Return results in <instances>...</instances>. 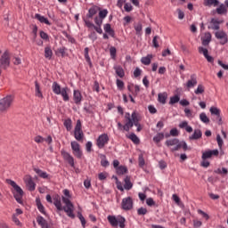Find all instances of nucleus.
Listing matches in <instances>:
<instances>
[{
	"instance_id": "69168bd1",
	"label": "nucleus",
	"mask_w": 228,
	"mask_h": 228,
	"mask_svg": "<svg viewBox=\"0 0 228 228\" xmlns=\"http://www.w3.org/2000/svg\"><path fill=\"white\" fill-rule=\"evenodd\" d=\"M124 9L126 12H133V5H131V4H129V3H126Z\"/></svg>"
},
{
	"instance_id": "3c124183",
	"label": "nucleus",
	"mask_w": 228,
	"mask_h": 228,
	"mask_svg": "<svg viewBox=\"0 0 228 228\" xmlns=\"http://www.w3.org/2000/svg\"><path fill=\"white\" fill-rule=\"evenodd\" d=\"M216 142H217V145H218L219 149L222 151V147H224V140L222 139L220 134L216 135Z\"/></svg>"
},
{
	"instance_id": "6ab92c4d",
	"label": "nucleus",
	"mask_w": 228,
	"mask_h": 228,
	"mask_svg": "<svg viewBox=\"0 0 228 228\" xmlns=\"http://www.w3.org/2000/svg\"><path fill=\"white\" fill-rule=\"evenodd\" d=\"M37 222L41 228H51L49 223H47V220H45V218H44L42 216H38L37 217Z\"/></svg>"
},
{
	"instance_id": "e433bc0d",
	"label": "nucleus",
	"mask_w": 228,
	"mask_h": 228,
	"mask_svg": "<svg viewBox=\"0 0 228 228\" xmlns=\"http://www.w3.org/2000/svg\"><path fill=\"white\" fill-rule=\"evenodd\" d=\"M116 172L118 175H124V174H127V167L126 166H119L117 167Z\"/></svg>"
},
{
	"instance_id": "09e8293b",
	"label": "nucleus",
	"mask_w": 228,
	"mask_h": 228,
	"mask_svg": "<svg viewBox=\"0 0 228 228\" xmlns=\"http://www.w3.org/2000/svg\"><path fill=\"white\" fill-rule=\"evenodd\" d=\"M110 54L112 60H115V58H117V48H115V46H111L110 48Z\"/></svg>"
},
{
	"instance_id": "1a4fd4ad",
	"label": "nucleus",
	"mask_w": 228,
	"mask_h": 228,
	"mask_svg": "<svg viewBox=\"0 0 228 228\" xmlns=\"http://www.w3.org/2000/svg\"><path fill=\"white\" fill-rule=\"evenodd\" d=\"M74 137H75V140H77V142H81V140H83V138L85 137V134L81 129V120L79 119L77 121V124L75 126Z\"/></svg>"
},
{
	"instance_id": "864d4df0",
	"label": "nucleus",
	"mask_w": 228,
	"mask_h": 228,
	"mask_svg": "<svg viewBox=\"0 0 228 228\" xmlns=\"http://www.w3.org/2000/svg\"><path fill=\"white\" fill-rule=\"evenodd\" d=\"M204 90V86L199 85L197 89L194 91V94H196V95H200V94H202Z\"/></svg>"
},
{
	"instance_id": "4be33fe9",
	"label": "nucleus",
	"mask_w": 228,
	"mask_h": 228,
	"mask_svg": "<svg viewBox=\"0 0 228 228\" xmlns=\"http://www.w3.org/2000/svg\"><path fill=\"white\" fill-rule=\"evenodd\" d=\"M197 85V75L192 74L190 77V79L187 81V88H193Z\"/></svg>"
},
{
	"instance_id": "603ef678",
	"label": "nucleus",
	"mask_w": 228,
	"mask_h": 228,
	"mask_svg": "<svg viewBox=\"0 0 228 228\" xmlns=\"http://www.w3.org/2000/svg\"><path fill=\"white\" fill-rule=\"evenodd\" d=\"M132 122H133V126H140L138 118L136 117V113L134 112L132 113Z\"/></svg>"
},
{
	"instance_id": "2f4dec72",
	"label": "nucleus",
	"mask_w": 228,
	"mask_h": 228,
	"mask_svg": "<svg viewBox=\"0 0 228 228\" xmlns=\"http://www.w3.org/2000/svg\"><path fill=\"white\" fill-rule=\"evenodd\" d=\"M152 61V54H148L145 57L141 59V62L142 65H151V61Z\"/></svg>"
},
{
	"instance_id": "7ed1b4c3",
	"label": "nucleus",
	"mask_w": 228,
	"mask_h": 228,
	"mask_svg": "<svg viewBox=\"0 0 228 228\" xmlns=\"http://www.w3.org/2000/svg\"><path fill=\"white\" fill-rule=\"evenodd\" d=\"M52 90L53 92V94H55V95H61L63 101H65V102L69 101V87H63L61 88V86H60V84H58V82H53L52 85Z\"/></svg>"
},
{
	"instance_id": "58836bf2",
	"label": "nucleus",
	"mask_w": 228,
	"mask_h": 228,
	"mask_svg": "<svg viewBox=\"0 0 228 228\" xmlns=\"http://www.w3.org/2000/svg\"><path fill=\"white\" fill-rule=\"evenodd\" d=\"M134 28L136 35H138V36L142 35V30L143 29V25H142V22L136 23L134 26Z\"/></svg>"
},
{
	"instance_id": "7c9ffc66",
	"label": "nucleus",
	"mask_w": 228,
	"mask_h": 228,
	"mask_svg": "<svg viewBox=\"0 0 228 228\" xmlns=\"http://www.w3.org/2000/svg\"><path fill=\"white\" fill-rule=\"evenodd\" d=\"M90 53V49L88 47H86L84 50V56L86 59V61L92 67V59H90V55L88 54Z\"/></svg>"
},
{
	"instance_id": "a19ab883",
	"label": "nucleus",
	"mask_w": 228,
	"mask_h": 228,
	"mask_svg": "<svg viewBox=\"0 0 228 228\" xmlns=\"http://www.w3.org/2000/svg\"><path fill=\"white\" fill-rule=\"evenodd\" d=\"M220 2L218 0H206L205 6H218Z\"/></svg>"
},
{
	"instance_id": "4d7b16f0",
	"label": "nucleus",
	"mask_w": 228,
	"mask_h": 228,
	"mask_svg": "<svg viewBox=\"0 0 228 228\" xmlns=\"http://www.w3.org/2000/svg\"><path fill=\"white\" fill-rule=\"evenodd\" d=\"M101 165L102 167H104L106 168V167H110V161H108V159H106V156H103V159L101 160Z\"/></svg>"
},
{
	"instance_id": "412c9836",
	"label": "nucleus",
	"mask_w": 228,
	"mask_h": 228,
	"mask_svg": "<svg viewBox=\"0 0 228 228\" xmlns=\"http://www.w3.org/2000/svg\"><path fill=\"white\" fill-rule=\"evenodd\" d=\"M101 11V8H99V6L97 5H93L89 10H88V13L86 15L87 19H92V17H94V15H97L98 12Z\"/></svg>"
},
{
	"instance_id": "a211bd4d",
	"label": "nucleus",
	"mask_w": 228,
	"mask_h": 228,
	"mask_svg": "<svg viewBox=\"0 0 228 228\" xmlns=\"http://www.w3.org/2000/svg\"><path fill=\"white\" fill-rule=\"evenodd\" d=\"M73 101L75 104H81V101H83V94L79 90L73 91Z\"/></svg>"
},
{
	"instance_id": "49530a36",
	"label": "nucleus",
	"mask_w": 228,
	"mask_h": 228,
	"mask_svg": "<svg viewBox=\"0 0 228 228\" xmlns=\"http://www.w3.org/2000/svg\"><path fill=\"white\" fill-rule=\"evenodd\" d=\"M128 138L129 140H132L133 142L135 143V145H138V143H140V138H138L135 134H131Z\"/></svg>"
},
{
	"instance_id": "f03ea898",
	"label": "nucleus",
	"mask_w": 228,
	"mask_h": 228,
	"mask_svg": "<svg viewBox=\"0 0 228 228\" xmlns=\"http://www.w3.org/2000/svg\"><path fill=\"white\" fill-rule=\"evenodd\" d=\"M165 144L167 147L171 149L172 152L179 151V149H183V151H188V144L184 141H180L177 138L168 139L166 141Z\"/></svg>"
},
{
	"instance_id": "79ce46f5",
	"label": "nucleus",
	"mask_w": 228,
	"mask_h": 228,
	"mask_svg": "<svg viewBox=\"0 0 228 228\" xmlns=\"http://www.w3.org/2000/svg\"><path fill=\"white\" fill-rule=\"evenodd\" d=\"M64 127H66L67 131H72V119H66L64 121Z\"/></svg>"
},
{
	"instance_id": "f704fd0d",
	"label": "nucleus",
	"mask_w": 228,
	"mask_h": 228,
	"mask_svg": "<svg viewBox=\"0 0 228 228\" xmlns=\"http://www.w3.org/2000/svg\"><path fill=\"white\" fill-rule=\"evenodd\" d=\"M45 58H46V60H51L53 58V50L51 49V46H46L45 48Z\"/></svg>"
},
{
	"instance_id": "6e6d98bb",
	"label": "nucleus",
	"mask_w": 228,
	"mask_h": 228,
	"mask_svg": "<svg viewBox=\"0 0 228 228\" xmlns=\"http://www.w3.org/2000/svg\"><path fill=\"white\" fill-rule=\"evenodd\" d=\"M138 160H139V167H145V159H143L142 154L139 155Z\"/></svg>"
},
{
	"instance_id": "5fc2aeb1",
	"label": "nucleus",
	"mask_w": 228,
	"mask_h": 228,
	"mask_svg": "<svg viewBox=\"0 0 228 228\" xmlns=\"http://www.w3.org/2000/svg\"><path fill=\"white\" fill-rule=\"evenodd\" d=\"M107 178H108V173H106V172L100 173V174L98 175V179H99L100 181H106Z\"/></svg>"
},
{
	"instance_id": "a18cd8bd",
	"label": "nucleus",
	"mask_w": 228,
	"mask_h": 228,
	"mask_svg": "<svg viewBox=\"0 0 228 228\" xmlns=\"http://www.w3.org/2000/svg\"><path fill=\"white\" fill-rule=\"evenodd\" d=\"M133 119H129L128 121H126V123L123 126V129L124 131L129 132V129H131V127H133Z\"/></svg>"
},
{
	"instance_id": "f8f14e48",
	"label": "nucleus",
	"mask_w": 228,
	"mask_h": 228,
	"mask_svg": "<svg viewBox=\"0 0 228 228\" xmlns=\"http://www.w3.org/2000/svg\"><path fill=\"white\" fill-rule=\"evenodd\" d=\"M61 155L62 156L64 161H67L69 165L74 168V157H72V155H70V153L67 152L65 150L61 151Z\"/></svg>"
},
{
	"instance_id": "6e6552de",
	"label": "nucleus",
	"mask_w": 228,
	"mask_h": 228,
	"mask_svg": "<svg viewBox=\"0 0 228 228\" xmlns=\"http://www.w3.org/2000/svg\"><path fill=\"white\" fill-rule=\"evenodd\" d=\"M109 142L110 136L108 135V134H102L96 139V146L98 147V149H104V147H106Z\"/></svg>"
},
{
	"instance_id": "aec40b11",
	"label": "nucleus",
	"mask_w": 228,
	"mask_h": 228,
	"mask_svg": "<svg viewBox=\"0 0 228 228\" xmlns=\"http://www.w3.org/2000/svg\"><path fill=\"white\" fill-rule=\"evenodd\" d=\"M210 113H211V115H216V120L219 125L222 124V117L220 116V109H218L216 107H211Z\"/></svg>"
},
{
	"instance_id": "ea45409f",
	"label": "nucleus",
	"mask_w": 228,
	"mask_h": 228,
	"mask_svg": "<svg viewBox=\"0 0 228 228\" xmlns=\"http://www.w3.org/2000/svg\"><path fill=\"white\" fill-rule=\"evenodd\" d=\"M179 101H181V97L178 94H175V95L170 97L169 104H171V105L177 104V102H179Z\"/></svg>"
},
{
	"instance_id": "9b49d317",
	"label": "nucleus",
	"mask_w": 228,
	"mask_h": 228,
	"mask_svg": "<svg viewBox=\"0 0 228 228\" xmlns=\"http://www.w3.org/2000/svg\"><path fill=\"white\" fill-rule=\"evenodd\" d=\"M215 37L216 38H217V40H220V44L222 45H224V44H227L228 37H227V33H225V31L218 30L215 33Z\"/></svg>"
},
{
	"instance_id": "052dcab7",
	"label": "nucleus",
	"mask_w": 228,
	"mask_h": 228,
	"mask_svg": "<svg viewBox=\"0 0 228 228\" xmlns=\"http://www.w3.org/2000/svg\"><path fill=\"white\" fill-rule=\"evenodd\" d=\"M116 85L119 90H124V81L117 79Z\"/></svg>"
},
{
	"instance_id": "f3484780",
	"label": "nucleus",
	"mask_w": 228,
	"mask_h": 228,
	"mask_svg": "<svg viewBox=\"0 0 228 228\" xmlns=\"http://www.w3.org/2000/svg\"><path fill=\"white\" fill-rule=\"evenodd\" d=\"M53 206H55L57 211H63V206H61V198L60 195L53 196Z\"/></svg>"
},
{
	"instance_id": "dca6fc26",
	"label": "nucleus",
	"mask_w": 228,
	"mask_h": 228,
	"mask_svg": "<svg viewBox=\"0 0 228 228\" xmlns=\"http://www.w3.org/2000/svg\"><path fill=\"white\" fill-rule=\"evenodd\" d=\"M218 150L207 151L202 153V159H209V158H213V156H218Z\"/></svg>"
},
{
	"instance_id": "680f3d73",
	"label": "nucleus",
	"mask_w": 228,
	"mask_h": 228,
	"mask_svg": "<svg viewBox=\"0 0 228 228\" xmlns=\"http://www.w3.org/2000/svg\"><path fill=\"white\" fill-rule=\"evenodd\" d=\"M146 204L147 206H150V207L156 206V201H154L152 198H148L146 200Z\"/></svg>"
},
{
	"instance_id": "ddd939ff",
	"label": "nucleus",
	"mask_w": 228,
	"mask_h": 228,
	"mask_svg": "<svg viewBox=\"0 0 228 228\" xmlns=\"http://www.w3.org/2000/svg\"><path fill=\"white\" fill-rule=\"evenodd\" d=\"M198 51H199L200 54H203V56H205V58L208 61V63H213L215 61V59L213 58V56L208 54V51L207 48L200 46L198 48Z\"/></svg>"
},
{
	"instance_id": "bf43d9fd",
	"label": "nucleus",
	"mask_w": 228,
	"mask_h": 228,
	"mask_svg": "<svg viewBox=\"0 0 228 228\" xmlns=\"http://www.w3.org/2000/svg\"><path fill=\"white\" fill-rule=\"evenodd\" d=\"M184 113H185V117H187L188 118H193V113L190 109H187V108L184 109Z\"/></svg>"
},
{
	"instance_id": "0eeeda50",
	"label": "nucleus",
	"mask_w": 228,
	"mask_h": 228,
	"mask_svg": "<svg viewBox=\"0 0 228 228\" xmlns=\"http://www.w3.org/2000/svg\"><path fill=\"white\" fill-rule=\"evenodd\" d=\"M133 208H134V201L133 200V197L127 196L122 200L121 209H123V211H131Z\"/></svg>"
},
{
	"instance_id": "b1692460",
	"label": "nucleus",
	"mask_w": 228,
	"mask_h": 228,
	"mask_svg": "<svg viewBox=\"0 0 228 228\" xmlns=\"http://www.w3.org/2000/svg\"><path fill=\"white\" fill-rule=\"evenodd\" d=\"M103 29L105 33H108V35H110V37H112V38H115V30L111 28V25L110 23H106L103 26Z\"/></svg>"
},
{
	"instance_id": "0e129e2a",
	"label": "nucleus",
	"mask_w": 228,
	"mask_h": 228,
	"mask_svg": "<svg viewBox=\"0 0 228 228\" xmlns=\"http://www.w3.org/2000/svg\"><path fill=\"white\" fill-rule=\"evenodd\" d=\"M170 136H179V130L177 128H172L170 130Z\"/></svg>"
},
{
	"instance_id": "c9c22d12",
	"label": "nucleus",
	"mask_w": 228,
	"mask_h": 228,
	"mask_svg": "<svg viewBox=\"0 0 228 228\" xmlns=\"http://www.w3.org/2000/svg\"><path fill=\"white\" fill-rule=\"evenodd\" d=\"M165 139V134L163 133H158L154 137H153V142L155 143H159V142L163 141Z\"/></svg>"
},
{
	"instance_id": "4c0bfd02",
	"label": "nucleus",
	"mask_w": 228,
	"mask_h": 228,
	"mask_svg": "<svg viewBox=\"0 0 228 228\" xmlns=\"http://www.w3.org/2000/svg\"><path fill=\"white\" fill-rule=\"evenodd\" d=\"M56 55L57 56H61V58H65V56H68L67 48H65V47L59 48L56 52Z\"/></svg>"
},
{
	"instance_id": "5701e85b",
	"label": "nucleus",
	"mask_w": 228,
	"mask_h": 228,
	"mask_svg": "<svg viewBox=\"0 0 228 228\" xmlns=\"http://www.w3.org/2000/svg\"><path fill=\"white\" fill-rule=\"evenodd\" d=\"M202 138V131L200 129H195L193 134L189 136V140H200Z\"/></svg>"
},
{
	"instance_id": "f257e3e1",
	"label": "nucleus",
	"mask_w": 228,
	"mask_h": 228,
	"mask_svg": "<svg viewBox=\"0 0 228 228\" xmlns=\"http://www.w3.org/2000/svg\"><path fill=\"white\" fill-rule=\"evenodd\" d=\"M62 193L64 196L61 197V200L63 204H65L63 211H65L66 215L69 216V218H76V215H74V204L70 201V199H72L70 191L64 189Z\"/></svg>"
},
{
	"instance_id": "423d86ee",
	"label": "nucleus",
	"mask_w": 228,
	"mask_h": 228,
	"mask_svg": "<svg viewBox=\"0 0 228 228\" xmlns=\"http://www.w3.org/2000/svg\"><path fill=\"white\" fill-rule=\"evenodd\" d=\"M13 104V96L8 95L0 100V111H8Z\"/></svg>"
},
{
	"instance_id": "39448f33",
	"label": "nucleus",
	"mask_w": 228,
	"mask_h": 228,
	"mask_svg": "<svg viewBox=\"0 0 228 228\" xmlns=\"http://www.w3.org/2000/svg\"><path fill=\"white\" fill-rule=\"evenodd\" d=\"M107 220L111 227L126 228V217L122 216H108Z\"/></svg>"
},
{
	"instance_id": "4468645a",
	"label": "nucleus",
	"mask_w": 228,
	"mask_h": 228,
	"mask_svg": "<svg viewBox=\"0 0 228 228\" xmlns=\"http://www.w3.org/2000/svg\"><path fill=\"white\" fill-rule=\"evenodd\" d=\"M25 184L27 188L29 190V191H35V188H37V184L33 181V178L31 176L28 175L24 178Z\"/></svg>"
},
{
	"instance_id": "e2e57ef3",
	"label": "nucleus",
	"mask_w": 228,
	"mask_h": 228,
	"mask_svg": "<svg viewBox=\"0 0 228 228\" xmlns=\"http://www.w3.org/2000/svg\"><path fill=\"white\" fill-rule=\"evenodd\" d=\"M137 214H138L139 216L147 215V208H140L139 209H137Z\"/></svg>"
},
{
	"instance_id": "cd10ccee",
	"label": "nucleus",
	"mask_w": 228,
	"mask_h": 228,
	"mask_svg": "<svg viewBox=\"0 0 228 228\" xmlns=\"http://www.w3.org/2000/svg\"><path fill=\"white\" fill-rule=\"evenodd\" d=\"M124 181H125L124 189L127 191L131 190L133 188V183L131 182V177L126 176Z\"/></svg>"
},
{
	"instance_id": "2eb2a0df",
	"label": "nucleus",
	"mask_w": 228,
	"mask_h": 228,
	"mask_svg": "<svg viewBox=\"0 0 228 228\" xmlns=\"http://www.w3.org/2000/svg\"><path fill=\"white\" fill-rule=\"evenodd\" d=\"M224 22L223 20L217 19H212L208 25V29H213L214 31H218L220 29V25Z\"/></svg>"
},
{
	"instance_id": "774afa93",
	"label": "nucleus",
	"mask_w": 228,
	"mask_h": 228,
	"mask_svg": "<svg viewBox=\"0 0 228 228\" xmlns=\"http://www.w3.org/2000/svg\"><path fill=\"white\" fill-rule=\"evenodd\" d=\"M202 226V221L193 220V227L199 228Z\"/></svg>"
},
{
	"instance_id": "13d9d810",
	"label": "nucleus",
	"mask_w": 228,
	"mask_h": 228,
	"mask_svg": "<svg viewBox=\"0 0 228 228\" xmlns=\"http://www.w3.org/2000/svg\"><path fill=\"white\" fill-rule=\"evenodd\" d=\"M34 141L36 142V143H44V142H45V139L40 135H37L34 138Z\"/></svg>"
},
{
	"instance_id": "bb28decb",
	"label": "nucleus",
	"mask_w": 228,
	"mask_h": 228,
	"mask_svg": "<svg viewBox=\"0 0 228 228\" xmlns=\"http://www.w3.org/2000/svg\"><path fill=\"white\" fill-rule=\"evenodd\" d=\"M34 172H36V174H37V175H39V177H41L42 179H47L49 177L47 172L43 171L40 168L35 167Z\"/></svg>"
},
{
	"instance_id": "393cba45",
	"label": "nucleus",
	"mask_w": 228,
	"mask_h": 228,
	"mask_svg": "<svg viewBox=\"0 0 228 228\" xmlns=\"http://www.w3.org/2000/svg\"><path fill=\"white\" fill-rule=\"evenodd\" d=\"M35 19L39 20V22H41L42 24H46V26H51V23H50L49 20L47 18H45L41 14L36 13L35 14Z\"/></svg>"
},
{
	"instance_id": "37998d69",
	"label": "nucleus",
	"mask_w": 228,
	"mask_h": 228,
	"mask_svg": "<svg viewBox=\"0 0 228 228\" xmlns=\"http://www.w3.org/2000/svg\"><path fill=\"white\" fill-rule=\"evenodd\" d=\"M200 119L203 124H209V118L206 115V112H202L200 114Z\"/></svg>"
},
{
	"instance_id": "72a5a7b5",
	"label": "nucleus",
	"mask_w": 228,
	"mask_h": 228,
	"mask_svg": "<svg viewBox=\"0 0 228 228\" xmlns=\"http://www.w3.org/2000/svg\"><path fill=\"white\" fill-rule=\"evenodd\" d=\"M114 70L119 77H124L126 76V73L124 72V69H122L120 66H114Z\"/></svg>"
},
{
	"instance_id": "9d476101",
	"label": "nucleus",
	"mask_w": 228,
	"mask_h": 228,
	"mask_svg": "<svg viewBox=\"0 0 228 228\" xmlns=\"http://www.w3.org/2000/svg\"><path fill=\"white\" fill-rule=\"evenodd\" d=\"M71 149L73 151L74 156L77 158L78 159H81L83 158V151H81V146L79 145V142L76 141L71 142Z\"/></svg>"
},
{
	"instance_id": "473e14b6",
	"label": "nucleus",
	"mask_w": 228,
	"mask_h": 228,
	"mask_svg": "<svg viewBox=\"0 0 228 228\" xmlns=\"http://www.w3.org/2000/svg\"><path fill=\"white\" fill-rule=\"evenodd\" d=\"M209 42H211V33L208 32L202 39V45H209Z\"/></svg>"
},
{
	"instance_id": "8fccbe9b",
	"label": "nucleus",
	"mask_w": 228,
	"mask_h": 228,
	"mask_svg": "<svg viewBox=\"0 0 228 228\" xmlns=\"http://www.w3.org/2000/svg\"><path fill=\"white\" fill-rule=\"evenodd\" d=\"M108 17V9H103L99 12V18L100 19H106Z\"/></svg>"
},
{
	"instance_id": "c756f323",
	"label": "nucleus",
	"mask_w": 228,
	"mask_h": 228,
	"mask_svg": "<svg viewBox=\"0 0 228 228\" xmlns=\"http://www.w3.org/2000/svg\"><path fill=\"white\" fill-rule=\"evenodd\" d=\"M167 93H159L158 94V101L160 104H167Z\"/></svg>"
},
{
	"instance_id": "c03bdc74",
	"label": "nucleus",
	"mask_w": 228,
	"mask_h": 228,
	"mask_svg": "<svg viewBox=\"0 0 228 228\" xmlns=\"http://www.w3.org/2000/svg\"><path fill=\"white\" fill-rule=\"evenodd\" d=\"M37 207L38 211H40V213H42L43 215H45V208L44 207V205H42V202H40V200H37Z\"/></svg>"
},
{
	"instance_id": "c85d7f7f",
	"label": "nucleus",
	"mask_w": 228,
	"mask_h": 228,
	"mask_svg": "<svg viewBox=\"0 0 228 228\" xmlns=\"http://www.w3.org/2000/svg\"><path fill=\"white\" fill-rule=\"evenodd\" d=\"M35 91H36V97L39 99H43L44 94H42V91L40 90V84L37 81L35 82Z\"/></svg>"
},
{
	"instance_id": "20e7f679",
	"label": "nucleus",
	"mask_w": 228,
	"mask_h": 228,
	"mask_svg": "<svg viewBox=\"0 0 228 228\" xmlns=\"http://www.w3.org/2000/svg\"><path fill=\"white\" fill-rule=\"evenodd\" d=\"M6 183L10 184V186H12L14 191H12L15 200L19 204H22V196L24 195V191H22V188L15 183V181L7 179Z\"/></svg>"
},
{
	"instance_id": "338daca9",
	"label": "nucleus",
	"mask_w": 228,
	"mask_h": 228,
	"mask_svg": "<svg viewBox=\"0 0 228 228\" xmlns=\"http://www.w3.org/2000/svg\"><path fill=\"white\" fill-rule=\"evenodd\" d=\"M199 215H201L203 216V218H205V220H208L209 218V215H208V213L199 209L198 210Z\"/></svg>"
},
{
	"instance_id": "a878e982",
	"label": "nucleus",
	"mask_w": 228,
	"mask_h": 228,
	"mask_svg": "<svg viewBox=\"0 0 228 228\" xmlns=\"http://www.w3.org/2000/svg\"><path fill=\"white\" fill-rule=\"evenodd\" d=\"M227 6H225V4H221L217 8H216V13H218V15H226L227 13Z\"/></svg>"
},
{
	"instance_id": "de8ad7c7",
	"label": "nucleus",
	"mask_w": 228,
	"mask_h": 228,
	"mask_svg": "<svg viewBox=\"0 0 228 228\" xmlns=\"http://www.w3.org/2000/svg\"><path fill=\"white\" fill-rule=\"evenodd\" d=\"M77 217L80 220L82 226L85 228L86 225V220L85 219V216H83V214H81V212H77Z\"/></svg>"
}]
</instances>
